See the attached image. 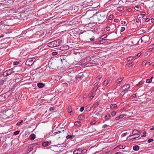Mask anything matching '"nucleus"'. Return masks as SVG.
I'll return each mask as SVG.
<instances>
[{
	"mask_svg": "<svg viewBox=\"0 0 154 154\" xmlns=\"http://www.w3.org/2000/svg\"><path fill=\"white\" fill-rule=\"evenodd\" d=\"M93 17H97L98 20L100 23H102L106 19V13L104 11H98L94 14L92 16Z\"/></svg>",
	"mask_w": 154,
	"mask_h": 154,
	"instance_id": "obj_1",
	"label": "nucleus"
},
{
	"mask_svg": "<svg viewBox=\"0 0 154 154\" xmlns=\"http://www.w3.org/2000/svg\"><path fill=\"white\" fill-rule=\"evenodd\" d=\"M61 41L55 40L48 44V46L50 48H54L59 46L61 44Z\"/></svg>",
	"mask_w": 154,
	"mask_h": 154,
	"instance_id": "obj_2",
	"label": "nucleus"
},
{
	"mask_svg": "<svg viewBox=\"0 0 154 154\" xmlns=\"http://www.w3.org/2000/svg\"><path fill=\"white\" fill-rule=\"evenodd\" d=\"M131 45H139V42H140L139 38L138 37H134L131 38L129 40Z\"/></svg>",
	"mask_w": 154,
	"mask_h": 154,
	"instance_id": "obj_3",
	"label": "nucleus"
},
{
	"mask_svg": "<svg viewBox=\"0 0 154 154\" xmlns=\"http://www.w3.org/2000/svg\"><path fill=\"white\" fill-rule=\"evenodd\" d=\"M9 92L0 95V102H2L5 101L9 96Z\"/></svg>",
	"mask_w": 154,
	"mask_h": 154,
	"instance_id": "obj_4",
	"label": "nucleus"
},
{
	"mask_svg": "<svg viewBox=\"0 0 154 154\" xmlns=\"http://www.w3.org/2000/svg\"><path fill=\"white\" fill-rule=\"evenodd\" d=\"M132 135L130 136L129 137H131L133 136L140 137V132L139 131H138L136 129H134L133 130L132 132Z\"/></svg>",
	"mask_w": 154,
	"mask_h": 154,
	"instance_id": "obj_5",
	"label": "nucleus"
},
{
	"mask_svg": "<svg viewBox=\"0 0 154 154\" xmlns=\"http://www.w3.org/2000/svg\"><path fill=\"white\" fill-rule=\"evenodd\" d=\"M130 88V85L128 84L124 85L122 88V93L124 92V94L128 92V90Z\"/></svg>",
	"mask_w": 154,
	"mask_h": 154,
	"instance_id": "obj_6",
	"label": "nucleus"
},
{
	"mask_svg": "<svg viewBox=\"0 0 154 154\" xmlns=\"http://www.w3.org/2000/svg\"><path fill=\"white\" fill-rule=\"evenodd\" d=\"M65 131L64 130H63L62 131H58L57 132H54L53 134L54 136L55 135L57 134H59V136H62L64 134Z\"/></svg>",
	"mask_w": 154,
	"mask_h": 154,
	"instance_id": "obj_7",
	"label": "nucleus"
},
{
	"mask_svg": "<svg viewBox=\"0 0 154 154\" xmlns=\"http://www.w3.org/2000/svg\"><path fill=\"white\" fill-rule=\"evenodd\" d=\"M17 67V66H15L14 68L10 69L7 70L8 75H11L13 73H14L15 72L14 71V70L16 69Z\"/></svg>",
	"mask_w": 154,
	"mask_h": 154,
	"instance_id": "obj_8",
	"label": "nucleus"
},
{
	"mask_svg": "<svg viewBox=\"0 0 154 154\" xmlns=\"http://www.w3.org/2000/svg\"><path fill=\"white\" fill-rule=\"evenodd\" d=\"M66 57L67 56H66V55H64L63 56L62 59H60L62 63L65 65L66 64L68 61V60Z\"/></svg>",
	"mask_w": 154,
	"mask_h": 154,
	"instance_id": "obj_9",
	"label": "nucleus"
},
{
	"mask_svg": "<svg viewBox=\"0 0 154 154\" xmlns=\"http://www.w3.org/2000/svg\"><path fill=\"white\" fill-rule=\"evenodd\" d=\"M115 93L112 92L107 94V96L108 97L109 99H111L112 98L115 97Z\"/></svg>",
	"mask_w": 154,
	"mask_h": 154,
	"instance_id": "obj_10",
	"label": "nucleus"
},
{
	"mask_svg": "<svg viewBox=\"0 0 154 154\" xmlns=\"http://www.w3.org/2000/svg\"><path fill=\"white\" fill-rule=\"evenodd\" d=\"M51 143V141L49 142L45 141L42 142V145L43 146L46 147L49 145Z\"/></svg>",
	"mask_w": 154,
	"mask_h": 154,
	"instance_id": "obj_11",
	"label": "nucleus"
},
{
	"mask_svg": "<svg viewBox=\"0 0 154 154\" xmlns=\"http://www.w3.org/2000/svg\"><path fill=\"white\" fill-rule=\"evenodd\" d=\"M81 149L79 148L74 150L73 153V154H81Z\"/></svg>",
	"mask_w": 154,
	"mask_h": 154,
	"instance_id": "obj_12",
	"label": "nucleus"
},
{
	"mask_svg": "<svg viewBox=\"0 0 154 154\" xmlns=\"http://www.w3.org/2000/svg\"><path fill=\"white\" fill-rule=\"evenodd\" d=\"M95 95V93L94 92L91 91L88 95V97L91 99H92Z\"/></svg>",
	"mask_w": 154,
	"mask_h": 154,
	"instance_id": "obj_13",
	"label": "nucleus"
},
{
	"mask_svg": "<svg viewBox=\"0 0 154 154\" xmlns=\"http://www.w3.org/2000/svg\"><path fill=\"white\" fill-rule=\"evenodd\" d=\"M142 37L143 38V40L144 43H146L149 41V37L148 36L144 35L142 36Z\"/></svg>",
	"mask_w": 154,
	"mask_h": 154,
	"instance_id": "obj_14",
	"label": "nucleus"
},
{
	"mask_svg": "<svg viewBox=\"0 0 154 154\" xmlns=\"http://www.w3.org/2000/svg\"><path fill=\"white\" fill-rule=\"evenodd\" d=\"M38 144L35 143L32 144L31 145H30L29 146H28V151H29V152H30V151H31L33 149L32 147L33 146L37 145Z\"/></svg>",
	"mask_w": 154,
	"mask_h": 154,
	"instance_id": "obj_15",
	"label": "nucleus"
},
{
	"mask_svg": "<svg viewBox=\"0 0 154 154\" xmlns=\"http://www.w3.org/2000/svg\"><path fill=\"white\" fill-rule=\"evenodd\" d=\"M69 48V46L67 45H63L61 47L60 49L62 50H66Z\"/></svg>",
	"mask_w": 154,
	"mask_h": 154,
	"instance_id": "obj_16",
	"label": "nucleus"
},
{
	"mask_svg": "<svg viewBox=\"0 0 154 154\" xmlns=\"http://www.w3.org/2000/svg\"><path fill=\"white\" fill-rule=\"evenodd\" d=\"M38 87L39 88H42L45 86V85L42 83H39L37 84Z\"/></svg>",
	"mask_w": 154,
	"mask_h": 154,
	"instance_id": "obj_17",
	"label": "nucleus"
},
{
	"mask_svg": "<svg viewBox=\"0 0 154 154\" xmlns=\"http://www.w3.org/2000/svg\"><path fill=\"white\" fill-rule=\"evenodd\" d=\"M123 78L121 77L118 79L116 81V83L117 85H119L121 83L123 79Z\"/></svg>",
	"mask_w": 154,
	"mask_h": 154,
	"instance_id": "obj_18",
	"label": "nucleus"
},
{
	"mask_svg": "<svg viewBox=\"0 0 154 154\" xmlns=\"http://www.w3.org/2000/svg\"><path fill=\"white\" fill-rule=\"evenodd\" d=\"M6 81L5 79L2 78V79L0 80V85H2L6 82Z\"/></svg>",
	"mask_w": 154,
	"mask_h": 154,
	"instance_id": "obj_19",
	"label": "nucleus"
},
{
	"mask_svg": "<svg viewBox=\"0 0 154 154\" xmlns=\"http://www.w3.org/2000/svg\"><path fill=\"white\" fill-rule=\"evenodd\" d=\"M83 77V74L82 73H79L76 77V79H78V78L81 79Z\"/></svg>",
	"mask_w": 154,
	"mask_h": 154,
	"instance_id": "obj_20",
	"label": "nucleus"
},
{
	"mask_svg": "<svg viewBox=\"0 0 154 154\" xmlns=\"http://www.w3.org/2000/svg\"><path fill=\"white\" fill-rule=\"evenodd\" d=\"M35 136L34 134H31L30 136V140H33L35 139Z\"/></svg>",
	"mask_w": 154,
	"mask_h": 154,
	"instance_id": "obj_21",
	"label": "nucleus"
},
{
	"mask_svg": "<svg viewBox=\"0 0 154 154\" xmlns=\"http://www.w3.org/2000/svg\"><path fill=\"white\" fill-rule=\"evenodd\" d=\"M139 146L137 145H136L135 146H133V149L134 150V151H138L139 149Z\"/></svg>",
	"mask_w": 154,
	"mask_h": 154,
	"instance_id": "obj_22",
	"label": "nucleus"
},
{
	"mask_svg": "<svg viewBox=\"0 0 154 154\" xmlns=\"http://www.w3.org/2000/svg\"><path fill=\"white\" fill-rule=\"evenodd\" d=\"M109 82V80H106L103 82V85L104 86H106L108 84Z\"/></svg>",
	"mask_w": 154,
	"mask_h": 154,
	"instance_id": "obj_23",
	"label": "nucleus"
},
{
	"mask_svg": "<svg viewBox=\"0 0 154 154\" xmlns=\"http://www.w3.org/2000/svg\"><path fill=\"white\" fill-rule=\"evenodd\" d=\"M139 137L136 136V137L131 138L130 140L132 141H134L135 140H138L140 139V138H139Z\"/></svg>",
	"mask_w": 154,
	"mask_h": 154,
	"instance_id": "obj_24",
	"label": "nucleus"
},
{
	"mask_svg": "<svg viewBox=\"0 0 154 154\" xmlns=\"http://www.w3.org/2000/svg\"><path fill=\"white\" fill-rule=\"evenodd\" d=\"M117 106V105L116 104H112L110 105V108L112 109L113 108H116Z\"/></svg>",
	"mask_w": 154,
	"mask_h": 154,
	"instance_id": "obj_25",
	"label": "nucleus"
},
{
	"mask_svg": "<svg viewBox=\"0 0 154 154\" xmlns=\"http://www.w3.org/2000/svg\"><path fill=\"white\" fill-rule=\"evenodd\" d=\"M81 122L79 121L75 122L74 123L75 125L76 126H78L80 125H81Z\"/></svg>",
	"mask_w": 154,
	"mask_h": 154,
	"instance_id": "obj_26",
	"label": "nucleus"
},
{
	"mask_svg": "<svg viewBox=\"0 0 154 154\" xmlns=\"http://www.w3.org/2000/svg\"><path fill=\"white\" fill-rule=\"evenodd\" d=\"M133 59H134V57L130 56L127 58V60L128 61H131Z\"/></svg>",
	"mask_w": 154,
	"mask_h": 154,
	"instance_id": "obj_27",
	"label": "nucleus"
},
{
	"mask_svg": "<svg viewBox=\"0 0 154 154\" xmlns=\"http://www.w3.org/2000/svg\"><path fill=\"white\" fill-rule=\"evenodd\" d=\"M5 66V65L4 64L0 66V71H4L5 70V68H4Z\"/></svg>",
	"mask_w": 154,
	"mask_h": 154,
	"instance_id": "obj_28",
	"label": "nucleus"
},
{
	"mask_svg": "<svg viewBox=\"0 0 154 154\" xmlns=\"http://www.w3.org/2000/svg\"><path fill=\"white\" fill-rule=\"evenodd\" d=\"M91 109V107L90 106V105H88L86 108V110L87 111H89Z\"/></svg>",
	"mask_w": 154,
	"mask_h": 154,
	"instance_id": "obj_29",
	"label": "nucleus"
},
{
	"mask_svg": "<svg viewBox=\"0 0 154 154\" xmlns=\"http://www.w3.org/2000/svg\"><path fill=\"white\" fill-rule=\"evenodd\" d=\"M99 102H96L94 104L93 106V107H94V108H95L97 107V106L99 105Z\"/></svg>",
	"mask_w": 154,
	"mask_h": 154,
	"instance_id": "obj_30",
	"label": "nucleus"
},
{
	"mask_svg": "<svg viewBox=\"0 0 154 154\" xmlns=\"http://www.w3.org/2000/svg\"><path fill=\"white\" fill-rule=\"evenodd\" d=\"M23 120H20L16 124L17 126H19L20 125L23 123Z\"/></svg>",
	"mask_w": 154,
	"mask_h": 154,
	"instance_id": "obj_31",
	"label": "nucleus"
},
{
	"mask_svg": "<svg viewBox=\"0 0 154 154\" xmlns=\"http://www.w3.org/2000/svg\"><path fill=\"white\" fill-rule=\"evenodd\" d=\"M3 75L4 77H6L7 76H8V72L7 70L4 72L3 74Z\"/></svg>",
	"mask_w": 154,
	"mask_h": 154,
	"instance_id": "obj_32",
	"label": "nucleus"
},
{
	"mask_svg": "<svg viewBox=\"0 0 154 154\" xmlns=\"http://www.w3.org/2000/svg\"><path fill=\"white\" fill-rule=\"evenodd\" d=\"M108 116H105V119L106 120H109L111 116L109 114H108Z\"/></svg>",
	"mask_w": 154,
	"mask_h": 154,
	"instance_id": "obj_33",
	"label": "nucleus"
},
{
	"mask_svg": "<svg viewBox=\"0 0 154 154\" xmlns=\"http://www.w3.org/2000/svg\"><path fill=\"white\" fill-rule=\"evenodd\" d=\"M81 152L82 154H84L87 152V150L86 149H85L82 150V149H81Z\"/></svg>",
	"mask_w": 154,
	"mask_h": 154,
	"instance_id": "obj_34",
	"label": "nucleus"
},
{
	"mask_svg": "<svg viewBox=\"0 0 154 154\" xmlns=\"http://www.w3.org/2000/svg\"><path fill=\"white\" fill-rule=\"evenodd\" d=\"M98 87H97V86H96V87H94L93 89H92V91L94 92L95 93V92L97 91V89L98 88Z\"/></svg>",
	"mask_w": 154,
	"mask_h": 154,
	"instance_id": "obj_35",
	"label": "nucleus"
},
{
	"mask_svg": "<svg viewBox=\"0 0 154 154\" xmlns=\"http://www.w3.org/2000/svg\"><path fill=\"white\" fill-rule=\"evenodd\" d=\"M72 112V108L71 106H69L68 107V112L69 113H71Z\"/></svg>",
	"mask_w": 154,
	"mask_h": 154,
	"instance_id": "obj_36",
	"label": "nucleus"
},
{
	"mask_svg": "<svg viewBox=\"0 0 154 154\" xmlns=\"http://www.w3.org/2000/svg\"><path fill=\"white\" fill-rule=\"evenodd\" d=\"M118 147L119 149H123L125 148V146L124 145H119Z\"/></svg>",
	"mask_w": 154,
	"mask_h": 154,
	"instance_id": "obj_37",
	"label": "nucleus"
},
{
	"mask_svg": "<svg viewBox=\"0 0 154 154\" xmlns=\"http://www.w3.org/2000/svg\"><path fill=\"white\" fill-rule=\"evenodd\" d=\"M78 118L79 120L82 119H84V116L82 115H81L79 116Z\"/></svg>",
	"mask_w": 154,
	"mask_h": 154,
	"instance_id": "obj_38",
	"label": "nucleus"
},
{
	"mask_svg": "<svg viewBox=\"0 0 154 154\" xmlns=\"http://www.w3.org/2000/svg\"><path fill=\"white\" fill-rule=\"evenodd\" d=\"M143 82H142L141 81H140L139 82V83L136 85V86L137 87L139 86L140 85H142L143 84Z\"/></svg>",
	"mask_w": 154,
	"mask_h": 154,
	"instance_id": "obj_39",
	"label": "nucleus"
},
{
	"mask_svg": "<svg viewBox=\"0 0 154 154\" xmlns=\"http://www.w3.org/2000/svg\"><path fill=\"white\" fill-rule=\"evenodd\" d=\"M113 17V15H112V14L110 15L109 16V17H108L109 19V20H111L112 19Z\"/></svg>",
	"mask_w": 154,
	"mask_h": 154,
	"instance_id": "obj_40",
	"label": "nucleus"
},
{
	"mask_svg": "<svg viewBox=\"0 0 154 154\" xmlns=\"http://www.w3.org/2000/svg\"><path fill=\"white\" fill-rule=\"evenodd\" d=\"M116 114V112L115 111H113L111 113V115L112 116H114Z\"/></svg>",
	"mask_w": 154,
	"mask_h": 154,
	"instance_id": "obj_41",
	"label": "nucleus"
},
{
	"mask_svg": "<svg viewBox=\"0 0 154 154\" xmlns=\"http://www.w3.org/2000/svg\"><path fill=\"white\" fill-rule=\"evenodd\" d=\"M66 138L67 139L70 138L71 139H72L73 138L72 136L68 135L66 136Z\"/></svg>",
	"mask_w": 154,
	"mask_h": 154,
	"instance_id": "obj_42",
	"label": "nucleus"
},
{
	"mask_svg": "<svg viewBox=\"0 0 154 154\" xmlns=\"http://www.w3.org/2000/svg\"><path fill=\"white\" fill-rule=\"evenodd\" d=\"M96 123V121L95 120H94L91 122V124L93 125Z\"/></svg>",
	"mask_w": 154,
	"mask_h": 154,
	"instance_id": "obj_43",
	"label": "nucleus"
},
{
	"mask_svg": "<svg viewBox=\"0 0 154 154\" xmlns=\"http://www.w3.org/2000/svg\"><path fill=\"white\" fill-rule=\"evenodd\" d=\"M94 115H95V116H99L100 115V113L98 112H95L94 113Z\"/></svg>",
	"mask_w": 154,
	"mask_h": 154,
	"instance_id": "obj_44",
	"label": "nucleus"
},
{
	"mask_svg": "<svg viewBox=\"0 0 154 154\" xmlns=\"http://www.w3.org/2000/svg\"><path fill=\"white\" fill-rule=\"evenodd\" d=\"M19 131H17L14 132V134L15 135H17L19 134Z\"/></svg>",
	"mask_w": 154,
	"mask_h": 154,
	"instance_id": "obj_45",
	"label": "nucleus"
},
{
	"mask_svg": "<svg viewBox=\"0 0 154 154\" xmlns=\"http://www.w3.org/2000/svg\"><path fill=\"white\" fill-rule=\"evenodd\" d=\"M146 133V132L145 131L144 132H143V135H141V137H146V135L145 134Z\"/></svg>",
	"mask_w": 154,
	"mask_h": 154,
	"instance_id": "obj_46",
	"label": "nucleus"
},
{
	"mask_svg": "<svg viewBox=\"0 0 154 154\" xmlns=\"http://www.w3.org/2000/svg\"><path fill=\"white\" fill-rule=\"evenodd\" d=\"M151 82H152V81L151 80V79H146V82L147 83H150Z\"/></svg>",
	"mask_w": 154,
	"mask_h": 154,
	"instance_id": "obj_47",
	"label": "nucleus"
},
{
	"mask_svg": "<svg viewBox=\"0 0 154 154\" xmlns=\"http://www.w3.org/2000/svg\"><path fill=\"white\" fill-rule=\"evenodd\" d=\"M125 30V28L124 27H121L120 29L121 32H122Z\"/></svg>",
	"mask_w": 154,
	"mask_h": 154,
	"instance_id": "obj_48",
	"label": "nucleus"
},
{
	"mask_svg": "<svg viewBox=\"0 0 154 154\" xmlns=\"http://www.w3.org/2000/svg\"><path fill=\"white\" fill-rule=\"evenodd\" d=\"M153 140H154L153 139H149L148 140L147 142L148 143H150V142L153 141Z\"/></svg>",
	"mask_w": 154,
	"mask_h": 154,
	"instance_id": "obj_49",
	"label": "nucleus"
},
{
	"mask_svg": "<svg viewBox=\"0 0 154 154\" xmlns=\"http://www.w3.org/2000/svg\"><path fill=\"white\" fill-rule=\"evenodd\" d=\"M139 40H140V42L141 43H142V42H144L143 38L142 37L140 39L139 38Z\"/></svg>",
	"mask_w": 154,
	"mask_h": 154,
	"instance_id": "obj_50",
	"label": "nucleus"
},
{
	"mask_svg": "<svg viewBox=\"0 0 154 154\" xmlns=\"http://www.w3.org/2000/svg\"><path fill=\"white\" fill-rule=\"evenodd\" d=\"M110 29V27L109 26H107L106 28V30L107 31H109Z\"/></svg>",
	"mask_w": 154,
	"mask_h": 154,
	"instance_id": "obj_51",
	"label": "nucleus"
},
{
	"mask_svg": "<svg viewBox=\"0 0 154 154\" xmlns=\"http://www.w3.org/2000/svg\"><path fill=\"white\" fill-rule=\"evenodd\" d=\"M127 132H126L125 133H123L122 134V137H125V136H126L127 135Z\"/></svg>",
	"mask_w": 154,
	"mask_h": 154,
	"instance_id": "obj_52",
	"label": "nucleus"
},
{
	"mask_svg": "<svg viewBox=\"0 0 154 154\" xmlns=\"http://www.w3.org/2000/svg\"><path fill=\"white\" fill-rule=\"evenodd\" d=\"M84 109V107H82L80 108V112H82Z\"/></svg>",
	"mask_w": 154,
	"mask_h": 154,
	"instance_id": "obj_53",
	"label": "nucleus"
},
{
	"mask_svg": "<svg viewBox=\"0 0 154 154\" xmlns=\"http://www.w3.org/2000/svg\"><path fill=\"white\" fill-rule=\"evenodd\" d=\"M119 117H120V119H121L124 116H125V115H121L119 116Z\"/></svg>",
	"mask_w": 154,
	"mask_h": 154,
	"instance_id": "obj_54",
	"label": "nucleus"
},
{
	"mask_svg": "<svg viewBox=\"0 0 154 154\" xmlns=\"http://www.w3.org/2000/svg\"><path fill=\"white\" fill-rule=\"evenodd\" d=\"M120 119V117H119V116L116 117L115 118V119L116 120H119Z\"/></svg>",
	"mask_w": 154,
	"mask_h": 154,
	"instance_id": "obj_55",
	"label": "nucleus"
},
{
	"mask_svg": "<svg viewBox=\"0 0 154 154\" xmlns=\"http://www.w3.org/2000/svg\"><path fill=\"white\" fill-rule=\"evenodd\" d=\"M19 63L18 62L16 61L13 62L14 65H17L19 64Z\"/></svg>",
	"mask_w": 154,
	"mask_h": 154,
	"instance_id": "obj_56",
	"label": "nucleus"
},
{
	"mask_svg": "<svg viewBox=\"0 0 154 154\" xmlns=\"http://www.w3.org/2000/svg\"><path fill=\"white\" fill-rule=\"evenodd\" d=\"M52 54L53 55H56L57 54V52H53Z\"/></svg>",
	"mask_w": 154,
	"mask_h": 154,
	"instance_id": "obj_57",
	"label": "nucleus"
},
{
	"mask_svg": "<svg viewBox=\"0 0 154 154\" xmlns=\"http://www.w3.org/2000/svg\"><path fill=\"white\" fill-rule=\"evenodd\" d=\"M108 125H106V124H105L103 126V128H107V127H108Z\"/></svg>",
	"mask_w": 154,
	"mask_h": 154,
	"instance_id": "obj_58",
	"label": "nucleus"
},
{
	"mask_svg": "<svg viewBox=\"0 0 154 154\" xmlns=\"http://www.w3.org/2000/svg\"><path fill=\"white\" fill-rule=\"evenodd\" d=\"M121 23L122 24H125V23L126 22L122 20L121 21Z\"/></svg>",
	"mask_w": 154,
	"mask_h": 154,
	"instance_id": "obj_59",
	"label": "nucleus"
},
{
	"mask_svg": "<svg viewBox=\"0 0 154 154\" xmlns=\"http://www.w3.org/2000/svg\"><path fill=\"white\" fill-rule=\"evenodd\" d=\"M101 78V77L100 76H97L96 78L97 80H98L99 79H100V78Z\"/></svg>",
	"mask_w": 154,
	"mask_h": 154,
	"instance_id": "obj_60",
	"label": "nucleus"
},
{
	"mask_svg": "<svg viewBox=\"0 0 154 154\" xmlns=\"http://www.w3.org/2000/svg\"><path fill=\"white\" fill-rule=\"evenodd\" d=\"M150 20V19L149 18H147L146 19V20H145V21L146 22H149Z\"/></svg>",
	"mask_w": 154,
	"mask_h": 154,
	"instance_id": "obj_61",
	"label": "nucleus"
},
{
	"mask_svg": "<svg viewBox=\"0 0 154 154\" xmlns=\"http://www.w3.org/2000/svg\"><path fill=\"white\" fill-rule=\"evenodd\" d=\"M118 21H119V20L117 19H115L114 20V21L115 22H116V23H117Z\"/></svg>",
	"mask_w": 154,
	"mask_h": 154,
	"instance_id": "obj_62",
	"label": "nucleus"
},
{
	"mask_svg": "<svg viewBox=\"0 0 154 154\" xmlns=\"http://www.w3.org/2000/svg\"><path fill=\"white\" fill-rule=\"evenodd\" d=\"M54 108L53 107H51V108H50V109H49V110L50 111H53V110H54Z\"/></svg>",
	"mask_w": 154,
	"mask_h": 154,
	"instance_id": "obj_63",
	"label": "nucleus"
},
{
	"mask_svg": "<svg viewBox=\"0 0 154 154\" xmlns=\"http://www.w3.org/2000/svg\"><path fill=\"white\" fill-rule=\"evenodd\" d=\"M99 83V82H96L95 84L94 85H95V86H97L98 85V84Z\"/></svg>",
	"mask_w": 154,
	"mask_h": 154,
	"instance_id": "obj_64",
	"label": "nucleus"
}]
</instances>
